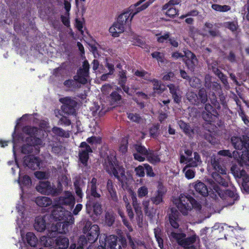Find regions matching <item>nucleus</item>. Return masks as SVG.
Listing matches in <instances>:
<instances>
[{
    "instance_id": "obj_1",
    "label": "nucleus",
    "mask_w": 249,
    "mask_h": 249,
    "mask_svg": "<svg viewBox=\"0 0 249 249\" xmlns=\"http://www.w3.org/2000/svg\"><path fill=\"white\" fill-rule=\"evenodd\" d=\"M52 216L55 220L61 221L56 224L51 232H49L47 236L41 237V243L45 247L52 246L53 241V237L56 236L57 233H66L68 231V227L74 223V218L72 213L66 210L62 206L55 204L52 213Z\"/></svg>"
},
{
    "instance_id": "obj_2",
    "label": "nucleus",
    "mask_w": 249,
    "mask_h": 249,
    "mask_svg": "<svg viewBox=\"0 0 249 249\" xmlns=\"http://www.w3.org/2000/svg\"><path fill=\"white\" fill-rule=\"evenodd\" d=\"M105 167L107 172L112 174L121 183L122 187L125 189L126 186L127 178L125 175V170L123 166L117 162L115 155L112 152L108 156L105 161Z\"/></svg>"
},
{
    "instance_id": "obj_3",
    "label": "nucleus",
    "mask_w": 249,
    "mask_h": 249,
    "mask_svg": "<svg viewBox=\"0 0 249 249\" xmlns=\"http://www.w3.org/2000/svg\"><path fill=\"white\" fill-rule=\"evenodd\" d=\"M24 131L29 134V136L26 138L27 144H25L22 147V153L25 154L32 153H38L39 152L38 145H41L42 142L41 139L32 136L37 131V128L27 126L24 128Z\"/></svg>"
},
{
    "instance_id": "obj_4",
    "label": "nucleus",
    "mask_w": 249,
    "mask_h": 249,
    "mask_svg": "<svg viewBox=\"0 0 249 249\" xmlns=\"http://www.w3.org/2000/svg\"><path fill=\"white\" fill-rule=\"evenodd\" d=\"M89 65L87 60L83 63L82 68L77 71V75L74 77L73 80H68L64 82V85L67 88L75 89L80 87V84H85L87 82L89 78Z\"/></svg>"
},
{
    "instance_id": "obj_5",
    "label": "nucleus",
    "mask_w": 249,
    "mask_h": 249,
    "mask_svg": "<svg viewBox=\"0 0 249 249\" xmlns=\"http://www.w3.org/2000/svg\"><path fill=\"white\" fill-rule=\"evenodd\" d=\"M178 210L184 215H187L193 208L199 212L201 205L191 196L180 195L178 199L175 201Z\"/></svg>"
},
{
    "instance_id": "obj_6",
    "label": "nucleus",
    "mask_w": 249,
    "mask_h": 249,
    "mask_svg": "<svg viewBox=\"0 0 249 249\" xmlns=\"http://www.w3.org/2000/svg\"><path fill=\"white\" fill-rule=\"evenodd\" d=\"M210 183L211 184L212 192H209L206 185L199 180L190 184V186L194 188L196 192L203 196H206L209 195L212 197L214 198H216L217 196L221 198L223 197L224 194L219 186L213 181H210Z\"/></svg>"
},
{
    "instance_id": "obj_7",
    "label": "nucleus",
    "mask_w": 249,
    "mask_h": 249,
    "mask_svg": "<svg viewBox=\"0 0 249 249\" xmlns=\"http://www.w3.org/2000/svg\"><path fill=\"white\" fill-rule=\"evenodd\" d=\"M91 225L90 221H87L83 228V232L86 234L85 236H81L79 238L78 243L79 246L83 247L87 244L88 241L89 243H94L97 239L99 235V228L97 225Z\"/></svg>"
},
{
    "instance_id": "obj_8",
    "label": "nucleus",
    "mask_w": 249,
    "mask_h": 249,
    "mask_svg": "<svg viewBox=\"0 0 249 249\" xmlns=\"http://www.w3.org/2000/svg\"><path fill=\"white\" fill-rule=\"evenodd\" d=\"M221 158L213 156L211 160V165H212L214 172H212V176L214 180L218 184L224 187L228 186V181L222 178L218 174L226 175L227 173L226 167L220 164Z\"/></svg>"
},
{
    "instance_id": "obj_9",
    "label": "nucleus",
    "mask_w": 249,
    "mask_h": 249,
    "mask_svg": "<svg viewBox=\"0 0 249 249\" xmlns=\"http://www.w3.org/2000/svg\"><path fill=\"white\" fill-rule=\"evenodd\" d=\"M101 238L110 249H124L126 246L125 238L122 236L110 235L107 237L104 235Z\"/></svg>"
},
{
    "instance_id": "obj_10",
    "label": "nucleus",
    "mask_w": 249,
    "mask_h": 249,
    "mask_svg": "<svg viewBox=\"0 0 249 249\" xmlns=\"http://www.w3.org/2000/svg\"><path fill=\"white\" fill-rule=\"evenodd\" d=\"M169 236L171 240L177 241L179 245L184 248H189L190 246L192 245L196 241V236L195 234L185 238V234L183 233H176L175 232H171L169 235Z\"/></svg>"
},
{
    "instance_id": "obj_11",
    "label": "nucleus",
    "mask_w": 249,
    "mask_h": 249,
    "mask_svg": "<svg viewBox=\"0 0 249 249\" xmlns=\"http://www.w3.org/2000/svg\"><path fill=\"white\" fill-rule=\"evenodd\" d=\"M186 98L192 104L195 105L205 104L208 100L207 92L204 88L199 90L198 94L195 92L188 91L186 93Z\"/></svg>"
},
{
    "instance_id": "obj_12",
    "label": "nucleus",
    "mask_w": 249,
    "mask_h": 249,
    "mask_svg": "<svg viewBox=\"0 0 249 249\" xmlns=\"http://www.w3.org/2000/svg\"><path fill=\"white\" fill-rule=\"evenodd\" d=\"M135 75L142 78L143 79L151 81L153 85V89L158 92H161L164 90V86L162 85L161 83L157 79H154L152 80L150 78V74L144 70H137L135 72Z\"/></svg>"
},
{
    "instance_id": "obj_13",
    "label": "nucleus",
    "mask_w": 249,
    "mask_h": 249,
    "mask_svg": "<svg viewBox=\"0 0 249 249\" xmlns=\"http://www.w3.org/2000/svg\"><path fill=\"white\" fill-rule=\"evenodd\" d=\"M36 190L43 194L52 195L55 196L59 194L61 191L60 189H57L51 186L49 181H40L39 184L36 187Z\"/></svg>"
},
{
    "instance_id": "obj_14",
    "label": "nucleus",
    "mask_w": 249,
    "mask_h": 249,
    "mask_svg": "<svg viewBox=\"0 0 249 249\" xmlns=\"http://www.w3.org/2000/svg\"><path fill=\"white\" fill-rule=\"evenodd\" d=\"M75 202V199L71 193L66 191L61 196L55 199V204L59 206H69L72 207Z\"/></svg>"
},
{
    "instance_id": "obj_15",
    "label": "nucleus",
    "mask_w": 249,
    "mask_h": 249,
    "mask_svg": "<svg viewBox=\"0 0 249 249\" xmlns=\"http://www.w3.org/2000/svg\"><path fill=\"white\" fill-rule=\"evenodd\" d=\"M41 161L39 158L30 155L24 158L23 164L32 170H36L40 168Z\"/></svg>"
},
{
    "instance_id": "obj_16",
    "label": "nucleus",
    "mask_w": 249,
    "mask_h": 249,
    "mask_svg": "<svg viewBox=\"0 0 249 249\" xmlns=\"http://www.w3.org/2000/svg\"><path fill=\"white\" fill-rule=\"evenodd\" d=\"M81 150L79 156L80 161L85 165L87 164L89 159V153L92 152L90 147L86 142H82L80 144Z\"/></svg>"
},
{
    "instance_id": "obj_17",
    "label": "nucleus",
    "mask_w": 249,
    "mask_h": 249,
    "mask_svg": "<svg viewBox=\"0 0 249 249\" xmlns=\"http://www.w3.org/2000/svg\"><path fill=\"white\" fill-rule=\"evenodd\" d=\"M145 0H140L135 4L130 6L128 12H129L130 14V15H131V18H133L135 15H136L140 11L145 9L151 3L154 1V0H152L151 2H147L142 5L141 6L138 7Z\"/></svg>"
},
{
    "instance_id": "obj_18",
    "label": "nucleus",
    "mask_w": 249,
    "mask_h": 249,
    "mask_svg": "<svg viewBox=\"0 0 249 249\" xmlns=\"http://www.w3.org/2000/svg\"><path fill=\"white\" fill-rule=\"evenodd\" d=\"M185 59V63L188 69L192 71L197 64V59L194 53L189 50L184 51Z\"/></svg>"
},
{
    "instance_id": "obj_19",
    "label": "nucleus",
    "mask_w": 249,
    "mask_h": 249,
    "mask_svg": "<svg viewBox=\"0 0 249 249\" xmlns=\"http://www.w3.org/2000/svg\"><path fill=\"white\" fill-rule=\"evenodd\" d=\"M170 93L175 103L179 104L181 102L182 92L178 85L170 84L167 85Z\"/></svg>"
},
{
    "instance_id": "obj_20",
    "label": "nucleus",
    "mask_w": 249,
    "mask_h": 249,
    "mask_svg": "<svg viewBox=\"0 0 249 249\" xmlns=\"http://www.w3.org/2000/svg\"><path fill=\"white\" fill-rule=\"evenodd\" d=\"M231 142L234 147L238 150L246 149L247 143H249V141H247L245 136L243 135L242 138L239 137H232L231 138Z\"/></svg>"
},
{
    "instance_id": "obj_21",
    "label": "nucleus",
    "mask_w": 249,
    "mask_h": 249,
    "mask_svg": "<svg viewBox=\"0 0 249 249\" xmlns=\"http://www.w3.org/2000/svg\"><path fill=\"white\" fill-rule=\"evenodd\" d=\"M179 213L175 208L171 209V213L169 215V220L172 227L178 229L179 227Z\"/></svg>"
},
{
    "instance_id": "obj_22",
    "label": "nucleus",
    "mask_w": 249,
    "mask_h": 249,
    "mask_svg": "<svg viewBox=\"0 0 249 249\" xmlns=\"http://www.w3.org/2000/svg\"><path fill=\"white\" fill-rule=\"evenodd\" d=\"M97 179L95 178H92L89 183L88 190L92 196L95 198H100L101 195L100 191L97 190Z\"/></svg>"
},
{
    "instance_id": "obj_23",
    "label": "nucleus",
    "mask_w": 249,
    "mask_h": 249,
    "mask_svg": "<svg viewBox=\"0 0 249 249\" xmlns=\"http://www.w3.org/2000/svg\"><path fill=\"white\" fill-rule=\"evenodd\" d=\"M116 187V186L113 184V181L111 180L108 179L107 180V189L108 192V196L110 199L115 202L118 200Z\"/></svg>"
},
{
    "instance_id": "obj_24",
    "label": "nucleus",
    "mask_w": 249,
    "mask_h": 249,
    "mask_svg": "<svg viewBox=\"0 0 249 249\" xmlns=\"http://www.w3.org/2000/svg\"><path fill=\"white\" fill-rule=\"evenodd\" d=\"M132 19L130 14L127 11L120 15L118 18L117 21L125 28L127 26H129Z\"/></svg>"
},
{
    "instance_id": "obj_25",
    "label": "nucleus",
    "mask_w": 249,
    "mask_h": 249,
    "mask_svg": "<svg viewBox=\"0 0 249 249\" xmlns=\"http://www.w3.org/2000/svg\"><path fill=\"white\" fill-rule=\"evenodd\" d=\"M124 27L123 26V24H121L117 20L113 25L110 27L109 31L112 36L114 37H117L119 36L120 34L124 31Z\"/></svg>"
},
{
    "instance_id": "obj_26",
    "label": "nucleus",
    "mask_w": 249,
    "mask_h": 249,
    "mask_svg": "<svg viewBox=\"0 0 249 249\" xmlns=\"http://www.w3.org/2000/svg\"><path fill=\"white\" fill-rule=\"evenodd\" d=\"M201 162L199 155L197 152H194L192 157H187L186 165L191 167H195L200 164Z\"/></svg>"
},
{
    "instance_id": "obj_27",
    "label": "nucleus",
    "mask_w": 249,
    "mask_h": 249,
    "mask_svg": "<svg viewBox=\"0 0 249 249\" xmlns=\"http://www.w3.org/2000/svg\"><path fill=\"white\" fill-rule=\"evenodd\" d=\"M69 245V239L63 235L57 237L55 240V247L59 249H66Z\"/></svg>"
},
{
    "instance_id": "obj_28",
    "label": "nucleus",
    "mask_w": 249,
    "mask_h": 249,
    "mask_svg": "<svg viewBox=\"0 0 249 249\" xmlns=\"http://www.w3.org/2000/svg\"><path fill=\"white\" fill-rule=\"evenodd\" d=\"M35 202L40 207H47L52 205L53 201L52 199L49 197L40 196L36 198Z\"/></svg>"
},
{
    "instance_id": "obj_29",
    "label": "nucleus",
    "mask_w": 249,
    "mask_h": 249,
    "mask_svg": "<svg viewBox=\"0 0 249 249\" xmlns=\"http://www.w3.org/2000/svg\"><path fill=\"white\" fill-rule=\"evenodd\" d=\"M45 217L38 216L35 219L34 228L38 231L42 232L46 228Z\"/></svg>"
},
{
    "instance_id": "obj_30",
    "label": "nucleus",
    "mask_w": 249,
    "mask_h": 249,
    "mask_svg": "<svg viewBox=\"0 0 249 249\" xmlns=\"http://www.w3.org/2000/svg\"><path fill=\"white\" fill-rule=\"evenodd\" d=\"M131 198L133 207L136 214L140 217L141 215H142L141 207L140 206V204L138 200L136 194L133 192H132Z\"/></svg>"
},
{
    "instance_id": "obj_31",
    "label": "nucleus",
    "mask_w": 249,
    "mask_h": 249,
    "mask_svg": "<svg viewBox=\"0 0 249 249\" xmlns=\"http://www.w3.org/2000/svg\"><path fill=\"white\" fill-rule=\"evenodd\" d=\"M164 195V193L161 190H158L155 192L153 196L150 198V200L153 204L159 205L163 202Z\"/></svg>"
},
{
    "instance_id": "obj_32",
    "label": "nucleus",
    "mask_w": 249,
    "mask_h": 249,
    "mask_svg": "<svg viewBox=\"0 0 249 249\" xmlns=\"http://www.w3.org/2000/svg\"><path fill=\"white\" fill-rule=\"evenodd\" d=\"M246 145L247 147H246V149H243L239 162L242 164L249 165V143H247V145Z\"/></svg>"
},
{
    "instance_id": "obj_33",
    "label": "nucleus",
    "mask_w": 249,
    "mask_h": 249,
    "mask_svg": "<svg viewBox=\"0 0 249 249\" xmlns=\"http://www.w3.org/2000/svg\"><path fill=\"white\" fill-rule=\"evenodd\" d=\"M217 112L216 113L213 112L203 111L202 116L203 119L208 122L214 121L217 117Z\"/></svg>"
},
{
    "instance_id": "obj_34",
    "label": "nucleus",
    "mask_w": 249,
    "mask_h": 249,
    "mask_svg": "<svg viewBox=\"0 0 249 249\" xmlns=\"http://www.w3.org/2000/svg\"><path fill=\"white\" fill-rule=\"evenodd\" d=\"M26 240L28 244L31 247H35L38 242L37 238L36 235L33 232H31L27 233L26 235Z\"/></svg>"
},
{
    "instance_id": "obj_35",
    "label": "nucleus",
    "mask_w": 249,
    "mask_h": 249,
    "mask_svg": "<svg viewBox=\"0 0 249 249\" xmlns=\"http://www.w3.org/2000/svg\"><path fill=\"white\" fill-rule=\"evenodd\" d=\"M147 160L151 163L155 164L160 161V158L157 153L148 151L146 155Z\"/></svg>"
},
{
    "instance_id": "obj_36",
    "label": "nucleus",
    "mask_w": 249,
    "mask_h": 249,
    "mask_svg": "<svg viewBox=\"0 0 249 249\" xmlns=\"http://www.w3.org/2000/svg\"><path fill=\"white\" fill-rule=\"evenodd\" d=\"M59 101L63 104L62 107H76L77 103L70 97H66L59 99Z\"/></svg>"
},
{
    "instance_id": "obj_37",
    "label": "nucleus",
    "mask_w": 249,
    "mask_h": 249,
    "mask_svg": "<svg viewBox=\"0 0 249 249\" xmlns=\"http://www.w3.org/2000/svg\"><path fill=\"white\" fill-rule=\"evenodd\" d=\"M53 133L59 137L68 138L69 137V133L68 132H66L62 128L58 127H53L52 128Z\"/></svg>"
},
{
    "instance_id": "obj_38",
    "label": "nucleus",
    "mask_w": 249,
    "mask_h": 249,
    "mask_svg": "<svg viewBox=\"0 0 249 249\" xmlns=\"http://www.w3.org/2000/svg\"><path fill=\"white\" fill-rule=\"evenodd\" d=\"M212 8L213 10L219 12H226L230 11L231 9L229 5H221L217 4H212Z\"/></svg>"
},
{
    "instance_id": "obj_39",
    "label": "nucleus",
    "mask_w": 249,
    "mask_h": 249,
    "mask_svg": "<svg viewBox=\"0 0 249 249\" xmlns=\"http://www.w3.org/2000/svg\"><path fill=\"white\" fill-rule=\"evenodd\" d=\"M242 180V186L247 193L249 192V186L248 183L249 182V177L246 175V172L244 171V174L242 175V177L240 178Z\"/></svg>"
},
{
    "instance_id": "obj_40",
    "label": "nucleus",
    "mask_w": 249,
    "mask_h": 249,
    "mask_svg": "<svg viewBox=\"0 0 249 249\" xmlns=\"http://www.w3.org/2000/svg\"><path fill=\"white\" fill-rule=\"evenodd\" d=\"M190 166L186 165L183 169V172L185 174V177L188 179H192L195 177V172L194 170L190 169Z\"/></svg>"
},
{
    "instance_id": "obj_41",
    "label": "nucleus",
    "mask_w": 249,
    "mask_h": 249,
    "mask_svg": "<svg viewBox=\"0 0 249 249\" xmlns=\"http://www.w3.org/2000/svg\"><path fill=\"white\" fill-rule=\"evenodd\" d=\"M82 185V182L80 180H77L74 183L75 187V193L78 196L82 198L83 196V193L82 191L81 186Z\"/></svg>"
},
{
    "instance_id": "obj_42",
    "label": "nucleus",
    "mask_w": 249,
    "mask_h": 249,
    "mask_svg": "<svg viewBox=\"0 0 249 249\" xmlns=\"http://www.w3.org/2000/svg\"><path fill=\"white\" fill-rule=\"evenodd\" d=\"M231 170L233 176L236 178H240L242 175L244 174V170L240 171L236 165H232L231 167Z\"/></svg>"
},
{
    "instance_id": "obj_43",
    "label": "nucleus",
    "mask_w": 249,
    "mask_h": 249,
    "mask_svg": "<svg viewBox=\"0 0 249 249\" xmlns=\"http://www.w3.org/2000/svg\"><path fill=\"white\" fill-rule=\"evenodd\" d=\"M114 220L115 216L113 213H106L105 216V222L107 226H112L114 222Z\"/></svg>"
},
{
    "instance_id": "obj_44",
    "label": "nucleus",
    "mask_w": 249,
    "mask_h": 249,
    "mask_svg": "<svg viewBox=\"0 0 249 249\" xmlns=\"http://www.w3.org/2000/svg\"><path fill=\"white\" fill-rule=\"evenodd\" d=\"M148 194V189L145 186L139 188L137 191V195L139 197L142 198L146 196Z\"/></svg>"
},
{
    "instance_id": "obj_45",
    "label": "nucleus",
    "mask_w": 249,
    "mask_h": 249,
    "mask_svg": "<svg viewBox=\"0 0 249 249\" xmlns=\"http://www.w3.org/2000/svg\"><path fill=\"white\" fill-rule=\"evenodd\" d=\"M134 148L137 152V153L142 154L143 155H147L148 152L144 146L139 144L134 145Z\"/></svg>"
},
{
    "instance_id": "obj_46",
    "label": "nucleus",
    "mask_w": 249,
    "mask_h": 249,
    "mask_svg": "<svg viewBox=\"0 0 249 249\" xmlns=\"http://www.w3.org/2000/svg\"><path fill=\"white\" fill-rule=\"evenodd\" d=\"M224 26L225 27L228 28L232 32L236 31L238 27V24L236 21L225 22L224 23Z\"/></svg>"
},
{
    "instance_id": "obj_47",
    "label": "nucleus",
    "mask_w": 249,
    "mask_h": 249,
    "mask_svg": "<svg viewBox=\"0 0 249 249\" xmlns=\"http://www.w3.org/2000/svg\"><path fill=\"white\" fill-rule=\"evenodd\" d=\"M160 230L159 229H155L154 230L155 236L156 238V240L158 242L159 247L162 249L163 248V239L160 237Z\"/></svg>"
},
{
    "instance_id": "obj_48",
    "label": "nucleus",
    "mask_w": 249,
    "mask_h": 249,
    "mask_svg": "<svg viewBox=\"0 0 249 249\" xmlns=\"http://www.w3.org/2000/svg\"><path fill=\"white\" fill-rule=\"evenodd\" d=\"M111 102L113 103H119L121 100V95L116 91H114L110 94Z\"/></svg>"
},
{
    "instance_id": "obj_49",
    "label": "nucleus",
    "mask_w": 249,
    "mask_h": 249,
    "mask_svg": "<svg viewBox=\"0 0 249 249\" xmlns=\"http://www.w3.org/2000/svg\"><path fill=\"white\" fill-rule=\"evenodd\" d=\"M127 140L124 138L120 143L119 150V151L123 154L125 153L127 151Z\"/></svg>"
},
{
    "instance_id": "obj_50",
    "label": "nucleus",
    "mask_w": 249,
    "mask_h": 249,
    "mask_svg": "<svg viewBox=\"0 0 249 249\" xmlns=\"http://www.w3.org/2000/svg\"><path fill=\"white\" fill-rule=\"evenodd\" d=\"M165 10H166V11L164 12L165 14L169 17H174L177 15L178 13L177 9L172 6H169V7Z\"/></svg>"
},
{
    "instance_id": "obj_51",
    "label": "nucleus",
    "mask_w": 249,
    "mask_h": 249,
    "mask_svg": "<svg viewBox=\"0 0 249 249\" xmlns=\"http://www.w3.org/2000/svg\"><path fill=\"white\" fill-rule=\"evenodd\" d=\"M127 116L131 121L136 123H139L142 120L140 115L137 113H127Z\"/></svg>"
},
{
    "instance_id": "obj_52",
    "label": "nucleus",
    "mask_w": 249,
    "mask_h": 249,
    "mask_svg": "<svg viewBox=\"0 0 249 249\" xmlns=\"http://www.w3.org/2000/svg\"><path fill=\"white\" fill-rule=\"evenodd\" d=\"M189 80L190 86L193 88H198L200 85V79L196 77H193Z\"/></svg>"
},
{
    "instance_id": "obj_53",
    "label": "nucleus",
    "mask_w": 249,
    "mask_h": 249,
    "mask_svg": "<svg viewBox=\"0 0 249 249\" xmlns=\"http://www.w3.org/2000/svg\"><path fill=\"white\" fill-rule=\"evenodd\" d=\"M144 166L139 165L135 169L136 174L140 177H143L145 175Z\"/></svg>"
},
{
    "instance_id": "obj_54",
    "label": "nucleus",
    "mask_w": 249,
    "mask_h": 249,
    "mask_svg": "<svg viewBox=\"0 0 249 249\" xmlns=\"http://www.w3.org/2000/svg\"><path fill=\"white\" fill-rule=\"evenodd\" d=\"M18 183L20 186L24 185H29L31 183V180L30 178L28 176H24L22 178L18 181Z\"/></svg>"
},
{
    "instance_id": "obj_55",
    "label": "nucleus",
    "mask_w": 249,
    "mask_h": 249,
    "mask_svg": "<svg viewBox=\"0 0 249 249\" xmlns=\"http://www.w3.org/2000/svg\"><path fill=\"white\" fill-rule=\"evenodd\" d=\"M151 55L153 58H156L158 61L160 62L164 61L163 53L159 52H155L153 53Z\"/></svg>"
},
{
    "instance_id": "obj_56",
    "label": "nucleus",
    "mask_w": 249,
    "mask_h": 249,
    "mask_svg": "<svg viewBox=\"0 0 249 249\" xmlns=\"http://www.w3.org/2000/svg\"><path fill=\"white\" fill-rule=\"evenodd\" d=\"M160 125L159 124L154 125L150 129V134L151 136L153 138H156L158 136V130L159 129Z\"/></svg>"
},
{
    "instance_id": "obj_57",
    "label": "nucleus",
    "mask_w": 249,
    "mask_h": 249,
    "mask_svg": "<svg viewBox=\"0 0 249 249\" xmlns=\"http://www.w3.org/2000/svg\"><path fill=\"white\" fill-rule=\"evenodd\" d=\"M170 38V34L169 33H166L164 34L163 35H161L160 36L158 37L157 41L159 43H163L166 42V41L168 40Z\"/></svg>"
},
{
    "instance_id": "obj_58",
    "label": "nucleus",
    "mask_w": 249,
    "mask_h": 249,
    "mask_svg": "<svg viewBox=\"0 0 249 249\" xmlns=\"http://www.w3.org/2000/svg\"><path fill=\"white\" fill-rule=\"evenodd\" d=\"M180 2V0H171L167 3L163 5L162 10L165 11L169 6L174 7L175 5L178 4Z\"/></svg>"
},
{
    "instance_id": "obj_59",
    "label": "nucleus",
    "mask_w": 249,
    "mask_h": 249,
    "mask_svg": "<svg viewBox=\"0 0 249 249\" xmlns=\"http://www.w3.org/2000/svg\"><path fill=\"white\" fill-rule=\"evenodd\" d=\"M75 107H62L63 111L68 114H73L75 111Z\"/></svg>"
},
{
    "instance_id": "obj_60",
    "label": "nucleus",
    "mask_w": 249,
    "mask_h": 249,
    "mask_svg": "<svg viewBox=\"0 0 249 249\" xmlns=\"http://www.w3.org/2000/svg\"><path fill=\"white\" fill-rule=\"evenodd\" d=\"M119 84H125L126 81L125 72L124 71L119 72Z\"/></svg>"
},
{
    "instance_id": "obj_61",
    "label": "nucleus",
    "mask_w": 249,
    "mask_h": 249,
    "mask_svg": "<svg viewBox=\"0 0 249 249\" xmlns=\"http://www.w3.org/2000/svg\"><path fill=\"white\" fill-rule=\"evenodd\" d=\"M92 207L93 209V212L96 215L100 214L101 213V205L99 203L96 202L94 203Z\"/></svg>"
},
{
    "instance_id": "obj_62",
    "label": "nucleus",
    "mask_w": 249,
    "mask_h": 249,
    "mask_svg": "<svg viewBox=\"0 0 249 249\" xmlns=\"http://www.w3.org/2000/svg\"><path fill=\"white\" fill-rule=\"evenodd\" d=\"M143 166H144V168L146 170L147 176L149 177L155 176V174L151 166H150L148 164H144Z\"/></svg>"
},
{
    "instance_id": "obj_63",
    "label": "nucleus",
    "mask_w": 249,
    "mask_h": 249,
    "mask_svg": "<svg viewBox=\"0 0 249 249\" xmlns=\"http://www.w3.org/2000/svg\"><path fill=\"white\" fill-rule=\"evenodd\" d=\"M149 204H150V200L149 199H144L142 202V206L143 208V210L146 214H147L149 210Z\"/></svg>"
},
{
    "instance_id": "obj_64",
    "label": "nucleus",
    "mask_w": 249,
    "mask_h": 249,
    "mask_svg": "<svg viewBox=\"0 0 249 249\" xmlns=\"http://www.w3.org/2000/svg\"><path fill=\"white\" fill-rule=\"evenodd\" d=\"M58 123L60 124H64L66 126H69L71 124V121L67 117L62 116L59 119Z\"/></svg>"
}]
</instances>
